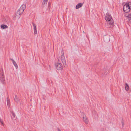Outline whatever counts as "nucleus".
<instances>
[{"mask_svg": "<svg viewBox=\"0 0 131 131\" xmlns=\"http://www.w3.org/2000/svg\"><path fill=\"white\" fill-rule=\"evenodd\" d=\"M105 20L108 22V24L110 25H114V22L111 15H107L106 17Z\"/></svg>", "mask_w": 131, "mask_h": 131, "instance_id": "f257e3e1", "label": "nucleus"}, {"mask_svg": "<svg viewBox=\"0 0 131 131\" xmlns=\"http://www.w3.org/2000/svg\"><path fill=\"white\" fill-rule=\"evenodd\" d=\"M5 78L3 72V69H0V80L3 84H4L5 82Z\"/></svg>", "mask_w": 131, "mask_h": 131, "instance_id": "f03ea898", "label": "nucleus"}, {"mask_svg": "<svg viewBox=\"0 0 131 131\" xmlns=\"http://www.w3.org/2000/svg\"><path fill=\"white\" fill-rule=\"evenodd\" d=\"M123 9L124 11L126 13L129 12L131 9L129 6V4H127V3L124 6Z\"/></svg>", "mask_w": 131, "mask_h": 131, "instance_id": "7ed1b4c3", "label": "nucleus"}, {"mask_svg": "<svg viewBox=\"0 0 131 131\" xmlns=\"http://www.w3.org/2000/svg\"><path fill=\"white\" fill-rule=\"evenodd\" d=\"M63 53H62L61 56V59L62 62L63 63V66L64 67H65L66 66V61L65 58L64 56V53L63 52V50H62Z\"/></svg>", "mask_w": 131, "mask_h": 131, "instance_id": "20e7f679", "label": "nucleus"}, {"mask_svg": "<svg viewBox=\"0 0 131 131\" xmlns=\"http://www.w3.org/2000/svg\"><path fill=\"white\" fill-rule=\"evenodd\" d=\"M58 63H55L56 67L58 70H62L63 69L62 65L61 63H60V61L59 59H58Z\"/></svg>", "mask_w": 131, "mask_h": 131, "instance_id": "39448f33", "label": "nucleus"}, {"mask_svg": "<svg viewBox=\"0 0 131 131\" xmlns=\"http://www.w3.org/2000/svg\"><path fill=\"white\" fill-rule=\"evenodd\" d=\"M21 11L20 10H19V9L17 11V12L15 14V15H14V18H17V19H19L20 17V16L23 13H21Z\"/></svg>", "mask_w": 131, "mask_h": 131, "instance_id": "423d86ee", "label": "nucleus"}, {"mask_svg": "<svg viewBox=\"0 0 131 131\" xmlns=\"http://www.w3.org/2000/svg\"><path fill=\"white\" fill-rule=\"evenodd\" d=\"M26 8V5L25 4H23L20 7V8L19 9L20 10L21 13H23V11Z\"/></svg>", "mask_w": 131, "mask_h": 131, "instance_id": "0eeeda50", "label": "nucleus"}, {"mask_svg": "<svg viewBox=\"0 0 131 131\" xmlns=\"http://www.w3.org/2000/svg\"><path fill=\"white\" fill-rule=\"evenodd\" d=\"M32 24H33V25L34 27V33L35 34H36L37 33V30L36 26V25L33 23H32Z\"/></svg>", "mask_w": 131, "mask_h": 131, "instance_id": "6e6552de", "label": "nucleus"}, {"mask_svg": "<svg viewBox=\"0 0 131 131\" xmlns=\"http://www.w3.org/2000/svg\"><path fill=\"white\" fill-rule=\"evenodd\" d=\"M83 5V3H78L76 6L75 8L76 9H78V8L81 7Z\"/></svg>", "mask_w": 131, "mask_h": 131, "instance_id": "1a4fd4ad", "label": "nucleus"}, {"mask_svg": "<svg viewBox=\"0 0 131 131\" xmlns=\"http://www.w3.org/2000/svg\"><path fill=\"white\" fill-rule=\"evenodd\" d=\"M83 119L84 121L85 122V123L86 124L88 123V121L87 119L86 118V116L85 115H83Z\"/></svg>", "mask_w": 131, "mask_h": 131, "instance_id": "9d476101", "label": "nucleus"}, {"mask_svg": "<svg viewBox=\"0 0 131 131\" xmlns=\"http://www.w3.org/2000/svg\"><path fill=\"white\" fill-rule=\"evenodd\" d=\"M10 59L12 61L13 64L14 66L15 67L16 69H17L18 68V66L16 62H15L14 60H13L11 58H10Z\"/></svg>", "mask_w": 131, "mask_h": 131, "instance_id": "9b49d317", "label": "nucleus"}, {"mask_svg": "<svg viewBox=\"0 0 131 131\" xmlns=\"http://www.w3.org/2000/svg\"><path fill=\"white\" fill-rule=\"evenodd\" d=\"M11 117L12 119H15V114L13 112H11Z\"/></svg>", "mask_w": 131, "mask_h": 131, "instance_id": "f8f14e48", "label": "nucleus"}, {"mask_svg": "<svg viewBox=\"0 0 131 131\" xmlns=\"http://www.w3.org/2000/svg\"><path fill=\"white\" fill-rule=\"evenodd\" d=\"M1 28L3 29L7 28H8V26L4 24H2L1 26Z\"/></svg>", "mask_w": 131, "mask_h": 131, "instance_id": "ddd939ff", "label": "nucleus"}, {"mask_svg": "<svg viewBox=\"0 0 131 131\" xmlns=\"http://www.w3.org/2000/svg\"><path fill=\"white\" fill-rule=\"evenodd\" d=\"M125 89L126 91H128L129 90V86L127 84V83H125Z\"/></svg>", "mask_w": 131, "mask_h": 131, "instance_id": "4468645a", "label": "nucleus"}, {"mask_svg": "<svg viewBox=\"0 0 131 131\" xmlns=\"http://www.w3.org/2000/svg\"><path fill=\"white\" fill-rule=\"evenodd\" d=\"M127 18L129 19V21H130L131 20V14H129L127 16Z\"/></svg>", "mask_w": 131, "mask_h": 131, "instance_id": "2eb2a0df", "label": "nucleus"}, {"mask_svg": "<svg viewBox=\"0 0 131 131\" xmlns=\"http://www.w3.org/2000/svg\"><path fill=\"white\" fill-rule=\"evenodd\" d=\"M14 100L16 102H18V99L17 98V96L16 95H15V97L14 98Z\"/></svg>", "mask_w": 131, "mask_h": 131, "instance_id": "dca6fc26", "label": "nucleus"}, {"mask_svg": "<svg viewBox=\"0 0 131 131\" xmlns=\"http://www.w3.org/2000/svg\"><path fill=\"white\" fill-rule=\"evenodd\" d=\"M7 101L8 105L9 106L10 105V101L8 97L7 98Z\"/></svg>", "mask_w": 131, "mask_h": 131, "instance_id": "f3484780", "label": "nucleus"}, {"mask_svg": "<svg viewBox=\"0 0 131 131\" xmlns=\"http://www.w3.org/2000/svg\"><path fill=\"white\" fill-rule=\"evenodd\" d=\"M48 0H43L42 3V5H44L45 4H46L48 2Z\"/></svg>", "mask_w": 131, "mask_h": 131, "instance_id": "a211bd4d", "label": "nucleus"}, {"mask_svg": "<svg viewBox=\"0 0 131 131\" xmlns=\"http://www.w3.org/2000/svg\"><path fill=\"white\" fill-rule=\"evenodd\" d=\"M107 70L106 69L104 68L103 70V72L104 74H106L108 73V72L106 73V72H107Z\"/></svg>", "mask_w": 131, "mask_h": 131, "instance_id": "6ab92c4d", "label": "nucleus"}, {"mask_svg": "<svg viewBox=\"0 0 131 131\" xmlns=\"http://www.w3.org/2000/svg\"><path fill=\"white\" fill-rule=\"evenodd\" d=\"M121 122L122 126L124 127V121L123 119H122V120Z\"/></svg>", "mask_w": 131, "mask_h": 131, "instance_id": "aec40b11", "label": "nucleus"}, {"mask_svg": "<svg viewBox=\"0 0 131 131\" xmlns=\"http://www.w3.org/2000/svg\"><path fill=\"white\" fill-rule=\"evenodd\" d=\"M127 4H129V6L130 7V8L131 9V2H129L128 3H127Z\"/></svg>", "mask_w": 131, "mask_h": 131, "instance_id": "412c9836", "label": "nucleus"}, {"mask_svg": "<svg viewBox=\"0 0 131 131\" xmlns=\"http://www.w3.org/2000/svg\"><path fill=\"white\" fill-rule=\"evenodd\" d=\"M48 9H49V10L50 8V3L49 2L48 3Z\"/></svg>", "mask_w": 131, "mask_h": 131, "instance_id": "4be33fe9", "label": "nucleus"}, {"mask_svg": "<svg viewBox=\"0 0 131 131\" xmlns=\"http://www.w3.org/2000/svg\"><path fill=\"white\" fill-rule=\"evenodd\" d=\"M0 122L3 125H4V123L2 119L0 118Z\"/></svg>", "mask_w": 131, "mask_h": 131, "instance_id": "5701e85b", "label": "nucleus"}, {"mask_svg": "<svg viewBox=\"0 0 131 131\" xmlns=\"http://www.w3.org/2000/svg\"><path fill=\"white\" fill-rule=\"evenodd\" d=\"M58 131H61V130H60V129H59V128H58Z\"/></svg>", "mask_w": 131, "mask_h": 131, "instance_id": "b1692460", "label": "nucleus"}, {"mask_svg": "<svg viewBox=\"0 0 131 131\" xmlns=\"http://www.w3.org/2000/svg\"><path fill=\"white\" fill-rule=\"evenodd\" d=\"M4 23H6V22H7V21H6Z\"/></svg>", "mask_w": 131, "mask_h": 131, "instance_id": "393cba45", "label": "nucleus"}]
</instances>
